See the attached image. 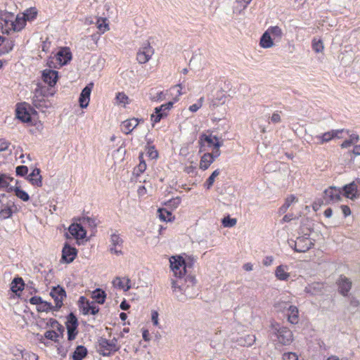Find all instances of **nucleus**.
Returning a JSON list of instances; mask_svg holds the SVG:
<instances>
[{
	"mask_svg": "<svg viewBox=\"0 0 360 360\" xmlns=\"http://www.w3.org/2000/svg\"><path fill=\"white\" fill-rule=\"evenodd\" d=\"M172 288L176 299L180 302H185L188 299H193L198 295L195 287V278L191 275L186 276L177 280H172Z\"/></svg>",
	"mask_w": 360,
	"mask_h": 360,
	"instance_id": "nucleus-1",
	"label": "nucleus"
},
{
	"mask_svg": "<svg viewBox=\"0 0 360 360\" xmlns=\"http://www.w3.org/2000/svg\"><path fill=\"white\" fill-rule=\"evenodd\" d=\"M119 349L117 340L115 338L112 340L100 338L98 340V352L103 356H109Z\"/></svg>",
	"mask_w": 360,
	"mask_h": 360,
	"instance_id": "nucleus-2",
	"label": "nucleus"
},
{
	"mask_svg": "<svg viewBox=\"0 0 360 360\" xmlns=\"http://www.w3.org/2000/svg\"><path fill=\"white\" fill-rule=\"evenodd\" d=\"M47 89L46 87L37 86L32 97L33 105L39 110L44 112L49 108L50 103L46 99Z\"/></svg>",
	"mask_w": 360,
	"mask_h": 360,
	"instance_id": "nucleus-3",
	"label": "nucleus"
},
{
	"mask_svg": "<svg viewBox=\"0 0 360 360\" xmlns=\"http://www.w3.org/2000/svg\"><path fill=\"white\" fill-rule=\"evenodd\" d=\"M14 14L0 10V28L2 33L9 34L12 31Z\"/></svg>",
	"mask_w": 360,
	"mask_h": 360,
	"instance_id": "nucleus-4",
	"label": "nucleus"
},
{
	"mask_svg": "<svg viewBox=\"0 0 360 360\" xmlns=\"http://www.w3.org/2000/svg\"><path fill=\"white\" fill-rule=\"evenodd\" d=\"M65 326L68 330V340L69 341L74 340L78 334V320L73 313H70L67 316Z\"/></svg>",
	"mask_w": 360,
	"mask_h": 360,
	"instance_id": "nucleus-5",
	"label": "nucleus"
},
{
	"mask_svg": "<svg viewBox=\"0 0 360 360\" xmlns=\"http://www.w3.org/2000/svg\"><path fill=\"white\" fill-rule=\"evenodd\" d=\"M344 195L351 200L360 198V179H356L343 186Z\"/></svg>",
	"mask_w": 360,
	"mask_h": 360,
	"instance_id": "nucleus-6",
	"label": "nucleus"
},
{
	"mask_svg": "<svg viewBox=\"0 0 360 360\" xmlns=\"http://www.w3.org/2000/svg\"><path fill=\"white\" fill-rule=\"evenodd\" d=\"M78 305L80 311L86 315L91 314L92 315L96 314L99 311V307L93 302H90L84 296H81L78 301Z\"/></svg>",
	"mask_w": 360,
	"mask_h": 360,
	"instance_id": "nucleus-7",
	"label": "nucleus"
},
{
	"mask_svg": "<svg viewBox=\"0 0 360 360\" xmlns=\"http://www.w3.org/2000/svg\"><path fill=\"white\" fill-rule=\"evenodd\" d=\"M169 262L170 267L174 272V276H176L177 279L183 278L186 274V264L185 261L182 257H179L178 258H176L172 257Z\"/></svg>",
	"mask_w": 360,
	"mask_h": 360,
	"instance_id": "nucleus-8",
	"label": "nucleus"
},
{
	"mask_svg": "<svg viewBox=\"0 0 360 360\" xmlns=\"http://www.w3.org/2000/svg\"><path fill=\"white\" fill-rule=\"evenodd\" d=\"M154 54V49L150 46L148 41L144 42L142 46L139 49L136 59L140 64L146 63Z\"/></svg>",
	"mask_w": 360,
	"mask_h": 360,
	"instance_id": "nucleus-9",
	"label": "nucleus"
},
{
	"mask_svg": "<svg viewBox=\"0 0 360 360\" xmlns=\"http://www.w3.org/2000/svg\"><path fill=\"white\" fill-rule=\"evenodd\" d=\"M174 102L169 101L155 108V113L151 115L150 120L153 123L159 122L168 115V112L173 107Z\"/></svg>",
	"mask_w": 360,
	"mask_h": 360,
	"instance_id": "nucleus-10",
	"label": "nucleus"
},
{
	"mask_svg": "<svg viewBox=\"0 0 360 360\" xmlns=\"http://www.w3.org/2000/svg\"><path fill=\"white\" fill-rule=\"evenodd\" d=\"M50 295L55 302L54 310L58 311L63 304V302L66 297V292L63 287L57 285L52 288Z\"/></svg>",
	"mask_w": 360,
	"mask_h": 360,
	"instance_id": "nucleus-11",
	"label": "nucleus"
},
{
	"mask_svg": "<svg viewBox=\"0 0 360 360\" xmlns=\"http://www.w3.org/2000/svg\"><path fill=\"white\" fill-rule=\"evenodd\" d=\"M30 108V105L26 103L18 104L15 109L16 117L22 122H30L32 121L31 115L29 110Z\"/></svg>",
	"mask_w": 360,
	"mask_h": 360,
	"instance_id": "nucleus-12",
	"label": "nucleus"
},
{
	"mask_svg": "<svg viewBox=\"0 0 360 360\" xmlns=\"http://www.w3.org/2000/svg\"><path fill=\"white\" fill-rule=\"evenodd\" d=\"M313 245L314 243L310 238L306 236H300L294 241V250L297 252H306Z\"/></svg>",
	"mask_w": 360,
	"mask_h": 360,
	"instance_id": "nucleus-13",
	"label": "nucleus"
},
{
	"mask_svg": "<svg viewBox=\"0 0 360 360\" xmlns=\"http://www.w3.org/2000/svg\"><path fill=\"white\" fill-rule=\"evenodd\" d=\"M110 252L112 254H115L117 255H122L123 252L122 251V248L123 245V240L121 238L119 234L115 233L110 236Z\"/></svg>",
	"mask_w": 360,
	"mask_h": 360,
	"instance_id": "nucleus-14",
	"label": "nucleus"
},
{
	"mask_svg": "<svg viewBox=\"0 0 360 360\" xmlns=\"http://www.w3.org/2000/svg\"><path fill=\"white\" fill-rule=\"evenodd\" d=\"M342 191L331 186L324 191L323 198L326 203L338 202L341 199Z\"/></svg>",
	"mask_w": 360,
	"mask_h": 360,
	"instance_id": "nucleus-15",
	"label": "nucleus"
},
{
	"mask_svg": "<svg viewBox=\"0 0 360 360\" xmlns=\"http://www.w3.org/2000/svg\"><path fill=\"white\" fill-rule=\"evenodd\" d=\"M344 129H333L325 132L321 135H318L316 138L319 141V143L323 144L329 142L334 139H341L340 134L344 131Z\"/></svg>",
	"mask_w": 360,
	"mask_h": 360,
	"instance_id": "nucleus-16",
	"label": "nucleus"
},
{
	"mask_svg": "<svg viewBox=\"0 0 360 360\" xmlns=\"http://www.w3.org/2000/svg\"><path fill=\"white\" fill-rule=\"evenodd\" d=\"M336 283L338 286V292L343 296H347L352 285L350 279L341 275L337 280Z\"/></svg>",
	"mask_w": 360,
	"mask_h": 360,
	"instance_id": "nucleus-17",
	"label": "nucleus"
},
{
	"mask_svg": "<svg viewBox=\"0 0 360 360\" xmlns=\"http://www.w3.org/2000/svg\"><path fill=\"white\" fill-rule=\"evenodd\" d=\"M93 87L94 83L91 82L82 89L79 98V105L82 108H86L89 105Z\"/></svg>",
	"mask_w": 360,
	"mask_h": 360,
	"instance_id": "nucleus-18",
	"label": "nucleus"
},
{
	"mask_svg": "<svg viewBox=\"0 0 360 360\" xmlns=\"http://www.w3.org/2000/svg\"><path fill=\"white\" fill-rule=\"evenodd\" d=\"M77 255V250L75 248L72 247L68 243L64 245L62 250V259L66 263H71L75 259Z\"/></svg>",
	"mask_w": 360,
	"mask_h": 360,
	"instance_id": "nucleus-19",
	"label": "nucleus"
},
{
	"mask_svg": "<svg viewBox=\"0 0 360 360\" xmlns=\"http://www.w3.org/2000/svg\"><path fill=\"white\" fill-rule=\"evenodd\" d=\"M277 338L281 344L288 345H290L292 340V333L286 328H281L278 330Z\"/></svg>",
	"mask_w": 360,
	"mask_h": 360,
	"instance_id": "nucleus-20",
	"label": "nucleus"
},
{
	"mask_svg": "<svg viewBox=\"0 0 360 360\" xmlns=\"http://www.w3.org/2000/svg\"><path fill=\"white\" fill-rule=\"evenodd\" d=\"M70 233L76 239H83L86 237V231L81 224L73 223L69 228Z\"/></svg>",
	"mask_w": 360,
	"mask_h": 360,
	"instance_id": "nucleus-21",
	"label": "nucleus"
},
{
	"mask_svg": "<svg viewBox=\"0 0 360 360\" xmlns=\"http://www.w3.org/2000/svg\"><path fill=\"white\" fill-rule=\"evenodd\" d=\"M56 60L60 65H65L72 59V53L69 48H62L56 55Z\"/></svg>",
	"mask_w": 360,
	"mask_h": 360,
	"instance_id": "nucleus-22",
	"label": "nucleus"
},
{
	"mask_svg": "<svg viewBox=\"0 0 360 360\" xmlns=\"http://www.w3.org/2000/svg\"><path fill=\"white\" fill-rule=\"evenodd\" d=\"M58 78V72L56 70L46 69L42 72V79L44 82L50 86H53L56 84Z\"/></svg>",
	"mask_w": 360,
	"mask_h": 360,
	"instance_id": "nucleus-23",
	"label": "nucleus"
},
{
	"mask_svg": "<svg viewBox=\"0 0 360 360\" xmlns=\"http://www.w3.org/2000/svg\"><path fill=\"white\" fill-rule=\"evenodd\" d=\"M14 46V41L10 39L0 36V56L8 53Z\"/></svg>",
	"mask_w": 360,
	"mask_h": 360,
	"instance_id": "nucleus-24",
	"label": "nucleus"
},
{
	"mask_svg": "<svg viewBox=\"0 0 360 360\" xmlns=\"http://www.w3.org/2000/svg\"><path fill=\"white\" fill-rule=\"evenodd\" d=\"M139 124V120L136 118L128 119L121 124V131L125 134H130Z\"/></svg>",
	"mask_w": 360,
	"mask_h": 360,
	"instance_id": "nucleus-25",
	"label": "nucleus"
},
{
	"mask_svg": "<svg viewBox=\"0 0 360 360\" xmlns=\"http://www.w3.org/2000/svg\"><path fill=\"white\" fill-rule=\"evenodd\" d=\"M40 172L41 171L39 168H34L28 175L27 179L33 186L37 187H41L42 186V178Z\"/></svg>",
	"mask_w": 360,
	"mask_h": 360,
	"instance_id": "nucleus-26",
	"label": "nucleus"
},
{
	"mask_svg": "<svg viewBox=\"0 0 360 360\" xmlns=\"http://www.w3.org/2000/svg\"><path fill=\"white\" fill-rule=\"evenodd\" d=\"M289 267L287 265L281 264L278 266L275 270V276L279 281H288L290 278L288 272Z\"/></svg>",
	"mask_w": 360,
	"mask_h": 360,
	"instance_id": "nucleus-27",
	"label": "nucleus"
},
{
	"mask_svg": "<svg viewBox=\"0 0 360 360\" xmlns=\"http://www.w3.org/2000/svg\"><path fill=\"white\" fill-rule=\"evenodd\" d=\"M288 321L292 324H297L299 322V310L296 306L289 305L286 312Z\"/></svg>",
	"mask_w": 360,
	"mask_h": 360,
	"instance_id": "nucleus-28",
	"label": "nucleus"
},
{
	"mask_svg": "<svg viewBox=\"0 0 360 360\" xmlns=\"http://www.w3.org/2000/svg\"><path fill=\"white\" fill-rule=\"evenodd\" d=\"M130 280L129 278H121L120 277H116L112 281V285L114 287L119 288L120 290H123L124 291H128L130 288Z\"/></svg>",
	"mask_w": 360,
	"mask_h": 360,
	"instance_id": "nucleus-29",
	"label": "nucleus"
},
{
	"mask_svg": "<svg viewBox=\"0 0 360 360\" xmlns=\"http://www.w3.org/2000/svg\"><path fill=\"white\" fill-rule=\"evenodd\" d=\"M255 336L254 335L249 334L238 338L236 342L239 346L250 347L255 343Z\"/></svg>",
	"mask_w": 360,
	"mask_h": 360,
	"instance_id": "nucleus-30",
	"label": "nucleus"
},
{
	"mask_svg": "<svg viewBox=\"0 0 360 360\" xmlns=\"http://www.w3.org/2000/svg\"><path fill=\"white\" fill-rule=\"evenodd\" d=\"M26 19L22 15H14L12 31H21L26 25Z\"/></svg>",
	"mask_w": 360,
	"mask_h": 360,
	"instance_id": "nucleus-31",
	"label": "nucleus"
},
{
	"mask_svg": "<svg viewBox=\"0 0 360 360\" xmlns=\"http://www.w3.org/2000/svg\"><path fill=\"white\" fill-rule=\"evenodd\" d=\"M214 159L210 153H205L202 155L200 161V169L202 170H206L209 168L211 164L214 162Z\"/></svg>",
	"mask_w": 360,
	"mask_h": 360,
	"instance_id": "nucleus-32",
	"label": "nucleus"
},
{
	"mask_svg": "<svg viewBox=\"0 0 360 360\" xmlns=\"http://www.w3.org/2000/svg\"><path fill=\"white\" fill-rule=\"evenodd\" d=\"M266 31L274 41H278L283 37V31L278 26H271Z\"/></svg>",
	"mask_w": 360,
	"mask_h": 360,
	"instance_id": "nucleus-33",
	"label": "nucleus"
},
{
	"mask_svg": "<svg viewBox=\"0 0 360 360\" xmlns=\"http://www.w3.org/2000/svg\"><path fill=\"white\" fill-rule=\"evenodd\" d=\"M274 41L269 34L265 31L260 38L259 44L264 49H269L274 45Z\"/></svg>",
	"mask_w": 360,
	"mask_h": 360,
	"instance_id": "nucleus-34",
	"label": "nucleus"
},
{
	"mask_svg": "<svg viewBox=\"0 0 360 360\" xmlns=\"http://www.w3.org/2000/svg\"><path fill=\"white\" fill-rule=\"evenodd\" d=\"M252 0H236L233 7V11L234 13H241L250 4Z\"/></svg>",
	"mask_w": 360,
	"mask_h": 360,
	"instance_id": "nucleus-35",
	"label": "nucleus"
},
{
	"mask_svg": "<svg viewBox=\"0 0 360 360\" xmlns=\"http://www.w3.org/2000/svg\"><path fill=\"white\" fill-rule=\"evenodd\" d=\"M87 349L83 345H79L76 347L72 354L73 360H82L87 355Z\"/></svg>",
	"mask_w": 360,
	"mask_h": 360,
	"instance_id": "nucleus-36",
	"label": "nucleus"
},
{
	"mask_svg": "<svg viewBox=\"0 0 360 360\" xmlns=\"http://www.w3.org/2000/svg\"><path fill=\"white\" fill-rule=\"evenodd\" d=\"M91 297L98 304H102L105 302L106 294L104 290L100 288H96L92 292Z\"/></svg>",
	"mask_w": 360,
	"mask_h": 360,
	"instance_id": "nucleus-37",
	"label": "nucleus"
},
{
	"mask_svg": "<svg viewBox=\"0 0 360 360\" xmlns=\"http://www.w3.org/2000/svg\"><path fill=\"white\" fill-rule=\"evenodd\" d=\"M24 281L22 278L20 277H16L15 278L11 284V290L17 293L18 291H22L24 288Z\"/></svg>",
	"mask_w": 360,
	"mask_h": 360,
	"instance_id": "nucleus-38",
	"label": "nucleus"
},
{
	"mask_svg": "<svg viewBox=\"0 0 360 360\" xmlns=\"http://www.w3.org/2000/svg\"><path fill=\"white\" fill-rule=\"evenodd\" d=\"M158 212L161 221H172L174 219V217L172 216V212L167 210L166 208H159Z\"/></svg>",
	"mask_w": 360,
	"mask_h": 360,
	"instance_id": "nucleus-39",
	"label": "nucleus"
},
{
	"mask_svg": "<svg viewBox=\"0 0 360 360\" xmlns=\"http://www.w3.org/2000/svg\"><path fill=\"white\" fill-rule=\"evenodd\" d=\"M60 335L56 332L55 330H46L44 335V336L40 335V338L39 339L40 342H44V338L52 340L55 342H58V338Z\"/></svg>",
	"mask_w": 360,
	"mask_h": 360,
	"instance_id": "nucleus-40",
	"label": "nucleus"
},
{
	"mask_svg": "<svg viewBox=\"0 0 360 360\" xmlns=\"http://www.w3.org/2000/svg\"><path fill=\"white\" fill-rule=\"evenodd\" d=\"M214 136L212 134L207 135L205 134H202L200 135L199 138V143L201 146V148L203 146V142H206L208 144V146H214Z\"/></svg>",
	"mask_w": 360,
	"mask_h": 360,
	"instance_id": "nucleus-41",
	"label": "nucleus"
},
{
	"mask_svg": "<svg viewBox=\"0 0 360 360\" xmlns=\"http://www.w3.org/2000/svg\"><path fill=\"white\" fill-rule=\"evenodd\" d=\"M21 15L25 17L26 21H32L36 18L37 11L35 8H30L25 11Z\"/></svg>",
	"mask_w": 360,
	"mask_h": 360,
	"instance_id": "nucleus-42",
	"label": "nucleus"
},
{
	"mask_svg": "<svg viewBox=\"0 0 360 360\" xmlns=\"http://www.w3.org/2000/svg\"><path fill=\"white\" fill-rule=\"evenodd\" d=\"M139 165L134 169V173L136 175H140L142 174L145 170L146 169V163L143 158V154H140L139 156Z\"/></svg>",
	"mask_w": 360,
	"mask_h": 360,
	"instance_id": "nucleus-43",
	"label": "nucleus"
},
{
	"mask_svg": "<svg viewBox=\"0 0 360 360\" xmlns=\"http://www.w3.org/2000/svg\"><path fill=\"white\" fill-rule=\"evenodd\" d=\"M296 200L295 196L293 195H291L288 196L284 202V204L279 208V212L281 214H284L288 207L290 206V205Z\"/></svg>",
	"mask_w": 360,
	"mask_h": 360,
	"instance_id": "nucleus-44",
	"label": "nucleus"
},
{
	"mask_svg": "<svg viewBox=\"0 0 360 360\" xmlns=\"http://www.w3.org/2000/svg\"><path fill=\"white\" fill-rule=\"evenodd\" d=\"M37 311L41 312H48L50 311H55L54 306L51 302L42 301V302L37 307Z\"/></svg>",
	"mask_w": 360,
	"mask_h": 360,
	"instance_id": "nucleus-45",
	"label": "nucleus"
},
{
	"mask_svg": "<svg viewBox=\"0 0 360 360\" xmlns=\"http://www.w3.org/2000/svg\"><path fill=\"white\" fill-rule=\"evenodd\" d=\"M220 174V170L219 169L214 170L212 174L208 177V179H207L206 182L205 183V186L207 188V189H210L214 182V179L215 178L219 176Z\"/></svg>",
	"mask_w": 360,
	"mask_h": 360,
	"instance_id": "nucleus-46",
	"label": "nucleus"
},
{
	"mask_svg": "<svg viewBox=\"0 0 360 360\" xmlns=\"http://www.w3.org/2000/svg\"><path fill=\"white\" fill-rule=\"evenodd\" d=\"M14 192L15 195L21 199L22 200L27 202L30 199V196L25 191L20 189V187L15 186V188L14 189Z\"/></svg>",
	"mask_w": 360,
	"mask_h": 360,
	"instance_id": "nucleus-47",
	"label": "nucleus"
},
{
	"mask_svg": "<svg viewBox=\"0 0 360 360\" xmlns=\"http://www.w3.org/2000/svg\"><path fill=\"white\" fill-rule=\"evenodd\" d=\"M78 220L80 223L84 224V225H88L91 228L96 227V219L89 217H83L82 218H79Z\"/></svg>",
	"mask_w": 360,
	"mask_h": 360,
	"instance_id": "nucleus-48",
	"label": "nucleus"
},
{
	"mask_svg": "<svg viewBox=\"0 0 360 360\" xmlns=\"http://www.w3.org/2000/svg\"><path fill=\"white\" fill-rule=\"evenodd\" d=\"M312 49L316 53L322 52L324 49L322 40L314 39L312 40Z\"/></svg>",
	"mask_w": 360,
	"mask_h": 360,
	"instance_id": "nucleus-49",
	"label": "nucleus"
},
{
	"mask_svg": "<svg viewBox=\"0 0 360 360\" xmlns=\"http://www.w3.org/2000/svg\"><path fill=\"white\" fill-rule=\"evenodd\" d=\"M181 199L180 197H176L167 201L165 204L167 207L171 209H176L181 203Z\"/></svg>",
	"mask_w": 360,
	"mask_h": 360,
	"instance_id": "nucleus-50",
	"label": "nucleus"
},
{
	"mask_svg": "<svg viewBox=\"0 0 360 360\" xmlns=\"http://www.w3.org/2000/svg\"><path fill=\"white\" fill-rule=\"evenodd\" d=\"M237 220L235 218H231L229 216L225 217L221 220L222 225L224 227L231 228L236 224Z\"/></svg>",
	"mask_w": 360,
	"mask_h": 360,
	"instance_id": "nucleus-51",
	"label": "nucleus"
},
{
	"mask_svg": "<svg viewBox=\"0 0 360 360\" xmlns=\"http://www.w3.org/2000/svg\"><path fill=\"white\" fill-rule=\"evenodd\" d=\"M105 21V18H99L97 20V27L102 33H104L109 29L108 24Z\"/></svg>",
	"mask_w": 360,
	"mask_h": 360,
	"instance_id": "nucleus-52",
	"label": "nucleus"
},
{
	"mask_svg": "<svg viewBox=\"0 0 360 360\" xmlns=\"http://www.w3.org/2000/svg\"><path fill=\"white\" fill-rule=\"evenodd\" d=\"M13 211L10 207H6L0 210V218L6 219L11 217Z\"/></svg>",
	"mask_w": 360,
	"mask_h": 360,
	"instance_id": "nucleus-53",
	"label": "nucleus"
},
{
	"mask_svg": "<svg viewBox=\"0 0 360 360\" xmlns=\"http://www.w3.org/2000/svg\"><path fill=\"white\" fill-rule=\"evenodd\" d=\"M13 178L5 174L0 173V189L8 186V180L13 181Z\"/></svg>",
	"mask_w": 360,
	"mask_h": 360,
	"instance_id": "nucleus-54",
	"label": "nucleus"
},
{
	"mask_svg": "<svg viewBox=\"0 0 360 360\" xmlns=\"http://www.w3.org/2000/svg\"><path fill=\"white\" fill-rule=\"evenodd\" d=\"M128 96L123 92H119L116 95V101L120 104L125 105L128 103Z\"/></svg>",
	"mask_w": 360,
	"mask_h": 360,
	"instance_id": "nucleus-55",
	"label": "nucleus"
},
{
	"mask_svg": "<svg viewBox=\"0 0 360 360\" xmlns=\"http://www.w3.org/2000/svg\"><path fill=\"white\" fill-rule=\"evenodd\" d=\"M203 101H204L203 97L200 98L198 100L197 103L190 105L189 110L191 111L192 112H195L198 111L202 107Z\"/></svg>",
	"mask_w": 360,
	"mask_h": 360,
	"instance_id": "nucleus-56",
	"label": "nucleus"
},
{
	"mask_svg": "<svg viewBox=\"0 0 360 360\" xmlns=\"http://www.w3.org/2000/svg\"><path fill=\"white\" fill-rule=\"evenodd\" d=\"M16 175L24 176H25L28 172V168L27 166L20 165L18 166L15 169Z\"/></svg>",
	"mask_w": 360,
	"mask_h": 360,
	"instance_id": "nucleus-57",
	"label": "nucleus"
},
{
	"mask_svg": "<svg viewBox=\"0 0 360 360\" xmlns=\"http://www.w3.org/2000/svg\"><path fill=\"white\" fill-rule=\"evenodd\" d=\"M22 356L25 360H37L38 359V356L31 352H22Z\"/></svg>",
	"mask_w": 360,
	"mask_h": 360,
	"instance_id": "nucleus-58",
	"label": "nucleus"
},
{
	"mask_svg": "<svg viewBox=\"0 0 360 360\" xmlns=\"http://www.w3.org/2000/svg\"><path fill=\"white\" fill-rule=\"evenodd\" d=\"M147 154L151 159H156L158 157V153L154 146H150L148 148Z\"/></svg>",
	"mask_w": 360,
	"mask_h": 360,
	"instance_id": "nucleus-59",
	"label": "nucleus"
},
{
	"mask_svg": "<svg viewBox=\"0 0 360 360\" xmlns=\"http://www.w3.org/2000/svg\"><path fill=\"white\" fill-rule=\"evenodd\" d=\"M280 112H278V111H276L275 112H274L273 115H271V117H270V122H272L274 124H277V123L281 122V118Z\"/></svg>",
	"mask_w": 360,
	"mask_h": 360,
	"instance_id": "nucleus-60",
	"label": "nucleus"
},
{
	"mask_svg": "<svg viewBox=\"0 0 360 360\" xmlns=\"http://www.w3.org/2000/svg\"><path fill=\"white\" fill-rule=\"evenodd\" d=\"M283 360H298V356L295 353L288 352L283 355Z\"/></svg>",
	"mask_w": 360,
	"mask_h": 360,
	"instance_id": "nucleus-61",
	"label": "nucleus"
},
{
	"mask_svg": "<svg viewBox=\"0 0 360 360\" xmlns=\"http://www.w3.org/2000/svg\"><path fill=\"white\" fill-rule=\"evenodd\" d=\"M290 305V304L287 303V302H278L276 304V308L278 309V310H280V311H286V312L288 311V307Z\"/></svg>",
	"mask_w": 360,
	"mask_h": 360,
	"instance_id": "nucleus-62",
	"label": "nucleus"
},
{
	"mask_svg": "<svg viewBox=\"0 0 360 360\" xmlns=\"http://www.w3.org/2000/svg\"><path fill=\"white\" fill-rule=\"evenodd\" d=\"M43 300L39 296H34L30 299V303L32 304L39 306V304L42 302Z\"/></svg>",
	"mask_w": 360,
	"mask_h": 360,
	"instance_id": "nucleus-63",
	"label": "nucleus"
},
{
	"mask_svg": "<svg viewBox=\"0 0 360 360\" xmlns=\"http://www.w3.org/2000/svg\"><path fill=\"white\" fill-rule=\"evenodd\" d=\"M158 312L157 311H152L151 312V321L154 326H158Z\"/></svg>",
	"mask_w": 360,
	"mask_h": 360,
	"instance_id": "nucleus-64",
	"label": "nucleus"
}]
</instances>
